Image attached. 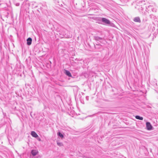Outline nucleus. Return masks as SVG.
<instances>
[{
  "mask_svg": "<svg viewBox=\"0 0 158 158\" xmlns=\"http://www.w3.org/2000/svg\"><path fill=\"white\" fill-rule=\"evenodd\" d=\"M38 153V152L37 150H33L31 151V153L33 156L36 155Z\"/></svg>",
  "mask_w": 158,
  "mask_h": 158,
  "instance_id": "obj_3",
  "label": "nucleus"
},
{
  "mask_svg": "<svg viewBox=\"0 0 158 158\" xmlns=\"http://www.w3.org/2000/svg\"><path fill=\"white\" fill-rule=\"evenodd\" d=\"M19 3H17L16 4V6H19Z\"/></svg>",
  "mask_w": 158,
  "mask_h": 158,
  "instance_id": "obj_13",
  "label": "nucleus"
},
{
  "mask_svg": "<svg viewBox=\"0 0 158 158\" xmlns=\"http://www.w3.org/2000/svg\"><path fill=\"white\" fill-rule=\"evenodd\" d=\"M65 74L68 76L70 77L72 76L71 74L69 71L68 70H66L65 71Z\"/></svg>",
  "mask_w": 158,
  "mask_h": 158,
  "instance_id": "obj_7",
  "label": "nucleus"
},
{
  "mask_svg": "<svg viewBox=\"0 0 158 158\" xmlns=\"http://www.w3.org/2000/svg\"><path fill=\"white\" fill-rule=\"evenodd\" d=\"M101 21L106 24H109L110 23V21L109 20L104 18H102Z\"/></svg>",
  "mask_w": 158,
  "mask_h": 158,
  "instance_id": "obj_1",
  "label": "nucleus"
},
{
  "mask_svg": "<svg viewBox=\"0 0 158 158\" xmlns=\"http://www.w3.org/2000/svg\"><path fill=\"white\" fill-rule=\"evenodd\" d=\"M31 135L34 137L35 138L37 137L38 136L36 132L34 131H32L31 132Z\"/></svg>",
  "mask_w": 158,
  "mask_h": 158,
  "instance_id": "obj_5",
  "label": "nucleus"
},
{
  "mask_svg": "<svg viewBox=\"0 0 158 158\" xmlns=\"http://www.w3.org/2000/svg\"><path fill=\"white\" fill-rule=\"evenodd\" d=\"M58 136L60 137L61 138H62L64 137L63 135L60 132H59L58 133Z\"/></svg>",
  "mask_w": 158,
  "mask_h": 158,
  "instance_id": "obj_10",
  "label": "nucleus"
},
{
  "mask_svg": "<svg viewBox=\"0 0 158 158\" xmlns=\"http://www.w3.org/2000/svg\"><path fill=\"white\" fill-rule=\"evenodd\" d=\"M146 127L147 129L150 130L152 129V127L149 122H147L146 123Z\"/></svg>",
  "mask_w": 158,
  "mask_h": 158,
  "instance_id": "obj_2",
  "label": "nucleus"
},
{
  "mask_svg": "<svg viewBox=\"0 0 158 158\" xmlns=\"http://www.w3.org/2000/svg\"><path fill=\"white\" fill-rule=\"evenodd\" d=\"M135 118H136L138 119H139L140 120H143V118L142 117H140V116L139 115H136L135 116Z\"/></svg>",
  "mask_w": 158,
  "mask_h": 158,
  "instance_id": "obj_8",
  "label": "nucleus"
},
{
  "mask_svg": "<svg viewBox=\"0 0 158 158\" xmlns=\"http://www.w3.org/2000/svg\"><path fill=\"white\" fill-rule=\"evenodd\" d=\"M134 20L136 22L140 23L141 22V20L139 17H136L135 18Z\"/></svg>",
  "mask_w": 158,
  "mask_h": 158,
  "instance_id": "obj_6",
  "label": "nucleus"
},
{
  "mask_svg": "<svg viewBox=\"0 0 158 158\" xmlns=\"http://www.w3.org/2000/svg\"><path fill=\"white\" fill-rule=\"evenodd\" d=\"M27 44L28 45H31L32 42V39L31 38H28L27 40Z\"/></svg>",
  "mask_w": 158,
  "mask_h": 158,
  "instance_id": "obj_4",
  "label": "nucleus"
},
{
  "mask_svg": "<svg viewBox=\"0 0 158 158\" xmlns=\"http://www.w3.org/2000/svg\"><path fill=\"white\" fill-rule=\"evenodd\" d=\"M57 144L60 146H63V144L61 143L57 142Z\"/></svg>",
  "mask_w": 158,
  "mask_h": 158,
  "instance_id": "obj_11",
  "label": "nucleus"
},
{
  "mask_svg": "<svg viewBox=\"0 0 158 158\" xmlns=\"http://www.w3.org/2000/svg\"><path fill=\"white\" fill-rule=\"evenodd\" d=\"M86 99L87 100H88L89 99V97L88 96H86Z\"/></svg>",
  "mask_w": 158,
  "mask_h": 158,
  "instance_id": "obj_12",
  "label": "nucleus"
},
{
  "mask_svg": "<svg viewBox=\"0 0 158 158\" xmlns=\"http://www.w3.org/2000/svg\"><path fill=\"white\" fill-rule=\"evenodd\" d=\"M39 141H40V140H41L40 139H39Z\"/></svg>",
  "mask_w": 158,
  "mask_h": 158,
  "instance_id": "obj_14",
  "label": "nucleus"
},
{
  "mask_svg": "<svg viewBox=\"0 0 158 158\" xmlns=\"http://www.w3.org/2000/svg\"><path fill=\"white\" fill-rule=\"evenodd\" d=\"M95 39L96 40L100 41L102 40V38L98 36H96L95 37Z\"/></svg>",
  "mask_w": 158,
  "mask_h": 158,
  "instance_id": "obj_9",
  "label": "nucleus"
}]
</instances>
